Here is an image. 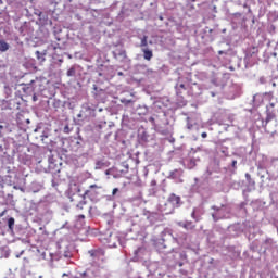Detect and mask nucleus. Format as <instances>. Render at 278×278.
I'll return each instance as SVG.
<instances>
[{
    "mask_svg": "<svg viewBox=\"0 0 278 278\" xmlns=\"http://www.w3.org/2000/svg\"><path fill=\"white\" fill-rule=\"evenodd\" d=\"M99 190H101V186L99 185H91L89 186V189L81 194V187H79L78 184H72L70 186V194H71V201H75V197H78L79 199H83L77 204L78 210H84V205H86V197L87 199H90V201H98L99 199Z\"/></svg>",
    "mask_w": 278,
    "mask_h": 278,
    "instance_id": "f257e3e1",
    "label": "nucleus"
},
{
    "mask_svg": "<svg viewBox=\"0 0 278 278\" xmlns=\"http://www.w3.org/2000/svg\"><path fill=\"white\" fill-rule=\"evenodd\" d=\"M180 203L181 198L175 193H172L163 207L164 214H173V212H175V208L179 207Z\"/></svg>",
    "mask_w": 278,
    "mask_h": 278,
    "instance_id": "f03ea898",
    "label": "nucleus"
},
{
    "mask_svg": "<svg viewBox=\"0 0 278 278\" xmlns=\"http://www.w3.org/2000/svg\"><path fill=\"white\" fill-rule=\"evenodd\" d=\"M89 255L93 258V260H101V257L105 256V251H103L102 249H98V250H91L89 251Z\"/></svg>",
    "mask_w": 278,
    "mask_h": 278,
    "instance_id": "7ed1b4c3",
    "label": "nucleus"
},
{
    "mask_svg": "<svg viewBox=\"0 0 278 278\" xmlns=\"http://www.w3.org/2000/svg\"><path fill=\"white\" fill-rule=\"evenodd\" d=\"M141 51L143 53L144 60H148V62L151 61L153 58V50H149V48H142Z\"/></svg>",
    "mask_w": 278,
    "mask_h": 278,
    "instance_id": "20e7f679",
    "label": "nucleus"
},
{
    "mask_svg": "<svg viewBox=\"0 0 278 278\" xmlns=\"http://www.w3.org/2000/svg\"><path fill=\"white\" fill-rule=\"evenodd\" d=\"M176 94L177 97H181L184 92H186V85L185 84H178L175 86Z\"/></svg>",
    "mask_w": 278,
    "mask_h": 278,
    "instance_id": "39448f33",
    "label": "nucleus"
},
{
    "mask_svg": "<svg viewBox=\"0 0 278 278\" xmlns=\"http://www.w3.org/2000/svg\"><path fill=\"white\" fill-rule=\"evenodd\" d=\"M147 47H149V37L147 35H144L141 38L140 48L141 49H147Z\"/></svg>",
    "mask_w": 278,
    "mask_h": 278,
    "instance_id": "423d86ee",
    "label": "nucleus"
},
{
    "mask_svg": "<svg viewBox=\"0 0 278 278\" xmlns=\"http://www.w3.org/2000/svg\"><path fill=\"white\" fill-rule=\"evenodd\" d=\"M8 49H10V45L8 42H5V40H0V51L2 53H5V51H8Z\"/></svg>",
    "mask_w": 278,
    "mask_h": 278,
    "instance_id": "0eeeda50",
    "label": "nucleus"
},
{
    "mask_svg": "<svg viewBox=\"0 0 278 278\" xmlns=\"http://www.w3.org/2000/svg\"><path fill=\"white\" fill-rule=\"evenodd\" d=\"M181 227H184V229H190V230H192V229H194V225L192 224V222H186L185 224H182L181 225Z\"/></svg>",
    "mask_w": 278,
    "mask_h": 278,
    "instance_id": "6e6552de",
    "label": "nucleus"
},
{
    "mask_svg": "<svg viewBox=\"0 0 278 278\" xmlns=\"http://www.w3.org/2000/svg\"><path fill=\"white\" fill-rule=\"evenodd\" d=\"M8 227L11 231L14 229V217L9 218Z\"/></svg>",
    "mask_w": 278,
    "mask_h": 278,
    "instance_id": "1a4fd4ad",
    "label": "nucleus"
},
{
    "mask_svg": "<svg viewBox=\"0 0 278 278\" xmlns=\"http://www.w3.org/2000/svg\"><path fill=\"white\" fill-rule=\"evenodd\" d=\"M75 67H71L68 71H67V77H75Z\"/></svg>",
    "mask_w": 278,
    "mask_h": 278,
    "instance_id": "9d476101",
    "label": "nucleus"
},
{
    "mask_svg": "<svg viewBox=\"0 0 278 278\" xmlns=\"http://www.w3.org/2000/svg\"><path fill=\"white\" fill-rule=\"evenodd\" d=\"M245 179L249 184H255V181H253V179H251V174H249V173L245 174Z\"/></svg>",
    "mask_w": 278,
    "mask_h": 278,
    "instance_id": "9b49d317",
    "label": "nucleus"
},
{
    "mask_svg": "<svg viewBox=\"0 0 278 278\" xmlns=\"http://www.w3.org/2000/svg\"><path fill=\"white\" fill-rule=\"evenodd\" d=\"M273 118H275V114H271V113L267 114V117H266L267 123H269V121H273Z\"/></svg>",
    "mask_w": 278,
    "mask_h": 278,
    "instance_id": "f8f14e48",
    "label": "nucleus"
},
{
    "mask_svg": "<svg viewBox=\"0 0 278 278\" xmlns=\"http://www.w3.org/2000/svg\"><path fill=\"white\" fill-rule=\"evenodd\" d=\"M191 217L193 218V220L199 222V218H197V210H193V211H192Z\"/></svg>",
    "mask_w": 278,
    "mask_h": 278,
    "instance_id": "ddd939ff",
    "label": "nucleus"
},
{
    "mask_svg": "<svg viewBox=\"0 0 278 278\" xmlns=\"http://www.w3.org/2000/svg\"><path fill=\"white\" fill-rule=\"evenodd\" d=\"M118 192V188H114L112 191V197H116V193Z\"/></svg>",
    "mask_w": 278,
    "mask_h": 278,
    "instance_id": "4468645a",
    "label": "nucleus"
},
{
    "mask_svg": "<svg viewBox=\"0 0 278 278\" xmlns=\"http://www.w3.org/2000/svg\"><path fill=\"white\" fill-rule=\"evenodd\" d=\"M36 55H37L38 60H40V55H42V53H40V51H36Z\"/></svg>",
    "mask_w": 278,
    "mask_h": 278,
    "instance_id": "2eb2a0df",
    "label": "nucleus"
},
{
    "mask_svg": "<svg viewBox=\"0 0 278 278\" xmlns=\"http://www.w3.org/2000/svg\"><path fill=\"white\" fill-rule=\"evenodd\" d=\"M201 136L202 138H207V132H202Z\"/></svg>",
    "mask_w": 278,
    "mask_h": 278,
    "instance_id": "dca6fc26",
    "label": "nucleus"
},
{
    "mask_svg": "<svg viewBox=\"0 0 278 278\" xmlns=\"http://www.w3.org/2000/svg\"><path fill=\"white\" fill-rule=\"evenodd\" d=\"M78 218L84 220V218H86V215H78Z\"/></svg>",
    "mask_w": 278,
    "mask_h": 278,
    "instance_id": "f3484780",
    "label": "nucleus"
},
{
    "mask_svg": "<svg viewBox=\"0 0 278 278\" xmlns=\"http://www.w3.org/2000/svg\"><path fill=\"white\" fill-rule=\"evenodd\" d=\"M140 248L139 249H137L136 251H135V255H138V253H140Z\"/></svg>",
    "mask_w": 278,
    "mask_h": 278,
    "instance_id": "a211bd4d",
    "label": "nucleus"
},
{
    "mask_svg": "<svg viewBox=\"0 0 278 278\" xmlns=\"http://www.w3.org/2000/svg\"><path fill=\"white\" fill-rule=\"evenodd\" d=\"M236 164H238V161H232V166L236 167Z\"/></svg>",
    "mask_w": 278,
    "mask_h": 278,
    "instance_id": "6ab92c4d",
    "label": "nucleus"
},
{
    "mask_svg": "<svg viewBox=\"0 0 278 278\" xmlns=\"http://www.w3.org/2000/svg\"><path fill=\"white\" fill-rule=\"evenodd\" d=\"M213 210H216V212H220V208L213 206Z\"/></svg>",
    "mask_w": 278,
    "mask_h": 278,
    "instance_id": "aec40b11",
    "label": "nucleus"
},
{
    "mask_svg": "<svg viewBox=\"0 0 278 278\" xmlns=\"http://www.w3.org/2000/svg\"><path fill=\"white\" fill-rule=\"evenodd\" d=\"M213 218H214V220H218V218H216V215H214V214H213Z\"/></svg>",
    "mask_w": 278,
    "mask_h": 278,
    "instance_id": "412c9836",
    "label": "nucleus"
},
{
    "mask_svg": "<svg viewBox=\"0 0 278 278\" xmlns=\"http://www.w3.org/2000/svg\"><path fill=\"white\" fill-rule=\"evenodd\" d=\"M59 260H62V253H59Z\"/></svg>",
    "mask_w": 278,
    "mask_h": 278,
    "instance_id": "4be33fe9",
    "label": "nucleus"
},
{
    "mask_svg": "<svg viewBox=\"0 0 278 278\" xmlns=\"http://www.w3.org/2000/svg\"><path fill=\"white\" fill-rule=\"evenodd\" d=\"M188 129H192V126H191V125H189V126H188Z\"/></svg>",
    "mask_w": 278,
    "mask_h": 278,
    "instance_id": "5701e85b",
    "label": "nucleus"
},
{
    "mask_svg": "<svg viewBox=\"0 0 278 278\" xmlns=\"http://www.w3.org/2000/svg\"><path fill=\"white\" fill-rule=\"evenodd\" d=\"M219 55H223V51H219Z\"/></svg>",
    "mask_w": 278,
    "mask_h": 278,
    "instance_id": "b1692460",
    "label": "nucleus"
},
{
    "mask_svg": "<svg viewBox=\"0 0 278 278\" xmlns=\"http://www.w3.org/2000/svg\"><path fill=\"white\" fill-rule=\"evenodd\" d=\"M127 103H131V100H128Z\"/></svg>",
    "mask_w": 278,
    "mask_h": 278,
    "instance_id": "393cba45",
    "label": "nucleus"
}]
</instances>
